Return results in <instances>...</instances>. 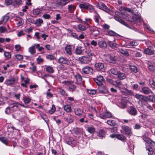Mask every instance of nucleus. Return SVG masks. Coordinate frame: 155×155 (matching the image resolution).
<instances>
[{
  "label": "nucleus",
  "instance_id": "15",
  "mask_svg": "<svg viewBox=\"0 0 155 155\" xmlns=\"http://www.w3.org/2000/svg\"><path fill=\"white\" fill-rule=\"evenodd\" d=\"M95 66L96 69L98 70H104V64L100 62L95 63Z\"/></svg>",
  "mask_w": 155,
  "mask_h": 155
},
{
  "label": "nucleus",
  "instance_id": "27",
  "mask_svg": "<svg viewBox=\"0 0 155 155\" xmlns=\"http://www.w3.org/2000/svg\"><path fill=\"white\" fill-rule=\"evenodd\" d=\"M106 122L109 125L113 127L115 126L116 124V121L112 119L108 120Z\"/></svg>",
  "mask_w": 155,
  "mask_h": 155
},
{
  "label": "nucleus",
  "instance_id": "2",
  "mask_svg": "<svg viewBox=\"0 0 155 155\" xmlns=\"http://www.w3.org/2000/svg\"><path fill=\"white\" fill-rule=\"evenodd\" d=\"M79 7L81 9L87 10L90 12H91L94 10L93 6L86 2H84L80 4H79Z\"/></svg>",
  "mask_w": 155,
  "mask_h": 155
},
{
  "label": "nucleus",
  "instance_id": "3",
  "mask_svg": "<svg viewBox=\"0 0 155 155\" xmlns=\"http://www.w3.org/2000/svg\"><path fill=\"white\" fill-rule=\"evenodd\" d=\"M62 83L68 86L69 91L72 92L77 91L76 90L77 87L76 86L73 84V82L72 81H64Z\"/></svg>",
  "mask_w": 155,
  "mask_h": 155
},
{
  "label": "nucleus",
  "instance_id": "44",
  "mask_svg": "<svg viewBox=\"0 0 155 155\" xmlns=\"http://www.w3.org/2000/svg\"><path fill=\"white\" fill-rule=\"evenodd\" d=\"M0 140L4 143L7 145L8 142V140L7 138L6 137H2L0 138Z\"/></svg>",
  "mask_w": 155,
  "mask_h": 155
},
{
  "label": "nucleus",
  "instance_id": "64",
  "mask_svg": "<svg viewBox=\"0 0 155 155\" xmlns=\"http://www.w3.org/2000/svg\"><path fill=\"white\" fill-rule=\"evenodd\" d=\"M147 150L148 151V153L149 155H152L153 151L152 150V148H148Z\"/></svg>",
  "mask_w": 155,
  "mask_h": 155
},
{
  "label": "nucleus",
  "instance_id": "31",
  "mask_svg": "<svg viewBox=\"0 0 155 155\" xmlns=\"http://www.w3.org/2000/svg\"><path fill=\"white\" fill-rule=\"evenodd\" d=\"M69 2V0H59V5H65Z\"/></svg>",
  "mask_w": 155,
  "mask_h": 155
},
{
  "label": "nucleus",
  "instance_id": "42",
  "mask_svg": "<svg viewBox=\"0 0 155 155\" xmlns=\"http://www.w3.org/2000/svg\"><path fill=\"white\" fill-rule=\"evenodd\" d=\"M108 43L109 46L112 48L115 49L117 47L116 44L113 42L112 41H109Z\"/></svg>",
  "mask_w": 155,
  "mask_h": 155
},
{
  "label": "nucleus",
  "instance_id": "18",
  "mask_svg": "<svg viewBox=\"0 0 155 155\" xmlns=\"http://www.w3.org/2000/svg\"><path fill=\"white\" fill-rule=\"evenodd\" d=\"M74 111L75 114L77 116H80L83 115V110L79 108H76L74 109Z\"/></svg>",
  "mask_w": 155,
  "mask_h": 155
},
{
  "label": "nucleus",
  "instance_id": "5",
  "mask_svg": "<svg viewBox=\"0 0 155 155\" xmlns=\"http://www.w3.org/2000/svg\"><path fill=\"white\" fill-rule=\"evenodd\" d=\"M97 7L99 8L102 9L107 13H109L110 10L104 4L101 2H99L96 5Z\"/></svg>",
  "mask_w": 155,
  "mask_h": 155
},
{
  "label": "nucleus",
  "instance_id": "12",
  "mask_svg": "<svg viewBox=\"0 0 155 155\" xmlns=\"http://www.w3.org/2000/svg\"><path fill=\"white\" fill-rule=\"evenodd\" d=\"M94 81L98 86H101L102 84V82L104 80L103 76L99 75L97 77V78L94 79Z\"/></svg>",
  "mask_w": 155,
  "mask_h": 155
},
{
  "label": "nucleus",
  "instance_id": "7",
  "mask_svg": "<svg viewBox=\"0 0 155 155\" xmlns=\"http://www.w3.org/2000/svg\"><path fill=\"white\" fill-rule=\"evenodd\" d=\"M93 71L92 68L87 65L83 67L82 69V73L85 74H91Z\"/></svg>",
  "mask_w": 155,
  "mask_h": 155
},
{
  "label": "nucleus",
  "instance_id": "9",
  "mask_svg": "<svg viewBox=\"0 0 155 155\" xmlns=\"http://www.w3.org/2000/svg\"><path fill=\"white\" fill-rule=\"evenodd\" d=\"M15 78L12 76L9 79H6L4 82V84L7 86H12L15 81Z\"/></svg>",
  "mask_w": 155,
  "mask_h": 155
},
{
  "label": "nucleus",
  "instance_id": "6",
  "mask_svg": "<svg viewBox=\"0 0 155 155\" xmlns=\"http://www.w3.org/2000/svg\"><path fill=\"white\" fill-rule=\"evenodd\" d=\"M92 57L90 55L87 56H83L79 57V60L82 63L85 64H88L91 62Z\"/></svg>",
  "mask_w": 155,
  "mask_h": 155
},
{
  "label": "nucleus",
  "instance_id": "46",
  "mask_svg": "<svg viewBox=\"0 0 155 155\" xmlns=\"http://www.w3.org/2000/svg\"><path fill=\"white\" fill-rule=\"evenodd\" d=\"M105 132L103 130H101L99 131L98 133L99 136L101 137H104L105 135Z\"/></svg>",
  "mask_w": 155,
  "mask_h": 155
},
{
  "label": "nucleus",
  "instance_id": "58",
  "mask_svg": "<svg viewBox=\"0 0 155 155\" xmlns=\"http://www.w3.org/2000/svg\"><path fill=\"white\" fill-rule=\"evenodd\" d=\"M46 58L50 60H52L54 59V57L52 55L48 54L46 56Z\"/></svg>",
  "mask_w": 155,
  "mask_h": 155
},
{
  "label": "nucleus",
  "instance_id": "47",
  "mask_svg": "<svg viewBox=\"0 0 155 155\" xmlns=\"http://www.w3.org/2000/svg\"><path fill=\"white\" fill-rule=\"evenodd\" d=\"M87 130L91 134H93L95 131V128L93 127H88Z\"/></svg>",
  "mask_w": 155,
  "mask_h": 155
},
{
  "label": "nucleus",
  "instance_id": "51",
  "mask_svg": "<svg viewBox=\"0 0 155 155\" xmlns=\"http://www.w3.org/2000/svg\"><path fill=\"white\" fill-rule=\"evenodd\" d=\"M106 57L107 59H109V60L108 59H107V61H110V62L115 60V58L114 57L112 56L110 54L107 55L106 56Z\"/></svg>",
  "mask_w": 155,
  "mask_h": 155
},
{
  "label": "nucleus",
  "instance_id": "29",
  "mask_svg": "<svg viewBox=\"0 0 155 155\" xmlns=\"http://www.w3.org/2000/svg\"><path fill=\"white\" fill-rule=\"evenodd\" d=\"M98 45L101 48H104L107 47V45L106 43L104 41H101L98 42Z\"/></svg>",
  "mask_w": 155,
  "mask_h": 155
},
{
  "label": "nucleus",
  "instance_id": "33",
  "mask_svg": "<svg viewBox=\"0 0 155 155\" xmlns=\"http://www.w3.org/2000/svg\"><path fill=\"white\" fill-rule=\"evenodd\" d=\"M75 6L73 4L69 5L68 6V9L69 12L72 13L75 9Z\"/></svg>",
  "mask_w": 155,
  "mask_h": 155
},
{
  "label": "nucleus",
  "instance_id": "26",
  "mask_svg": "<svg viewBox=\"0 0 155 155\" xmlns=\"http://www.w3.org/2000/svg\"><path fill=\"white\" fill-rule=\"evenodd\" d=\"M118 78L120 80H123L126 78V75L124 73L119 72L117 75Z\"/></svg>",
  "mask_w": 155,
  "mask_h": 155
},
{
  "label": "nucleus",
  "instance_id": "28",
  "mask_svg": "<svg viewBox=\"0 0 155 155\" xmlns=\"http://www.w3.org/2000/svg\"><path fill=\"white\" fill-rule=\"evenodd\" d=\"M43 22V20L40 18L37 19L35 21V24L37 27L40 26Z\"/></svg>",
  "mask_w": 155,
  "mask_h": 155
},
{
  "label": "nucleus",
  "instance_id": "24",
  "mask_svg": "<svg viewBox=\"0 0 155 155\" xmlns=\"http://www.w3.org/2000/svg\"><path fill=\"white\" fill-rule=\"evenodd\" d=\"M106 35L110 36H118L119 35L112 30H109L107 31Z\"/></svg>",
  "mask_w": 155,
  "mask_h": 155
},
{
  "label": "nucleus",
  "instance_id": "8",
  "mask_svg": "<svg viewBox=\"0 0 155 155\" xmlns=\"http://www.w3.org/2000/svg\"><path fill=\"white\" fill-rule=\"evenodd\" d=\"M121 128L124 132L125 135L130 136L132 134L131 129L129 126L125 125H122L121 127Z\"/></svg>",
  "mask_w": 155,
  "mask_h": 155
},
{
  "label": "nucleus",
  "instance_id": "35",
  "mask_svg": "<svg viewBox=\"0 0 155 155\" xmlns=\"http://www.w3.org/2000/svg\"><path fill=\"white\" fill-rule=\"evenodd\" d=\"M75 78L77 81V82H76V83L79 84L80 83V82L82 80V77L79 74H77L75 76Z\"/></svg>",
  "mask_w": 155,
  "mask_h": 155
},
{
  "label": "nucleus",
  "instance_id": "62",
  "mask_svg": "<svg viewBox=\"0 0 155 155\" xmlns=\"http://www.w3.org/2000/svg\"><path fill=\"white\" fill-rule=\"evenodd\" d=\"M142 127L141 125L140 124H136L134 126V129L139 130Z\"/></svg>",
  "mask_w": 155,
  "mask_h": 155
},
{
  "label": "nucleus",
  "instance_id": "32",
  "mask_svg": "<svg viewBox=\"0 0 155 155\" xmlns=\"http://www.w3.org/2000/svg\"><path fill=\"white\" fill-rule=\"evenodd\" d=\"M16 20L18 21L16 24L18 26H21L24 23L23 20L20 17H17Z\"/></svg>",
  "mask_w": 155,
  "mask_h": 155
},
{
  "label": "nucleus",
  "instance_id": "49",
  "mask_svg": "<svg viewBox=\"0 0 155 155\" xmlns=\"http://www.w3.org/2000/svg\"><path fill=\"white\" fill-rule=\"evenodd\" d=\"M120 52L122 54L126 56H128L129 54L126 50H124L123 49H121L119 50Z\"/></svg>",
  "mask_w": 155,
  "mask_h": 155
},
{
  "label": "nucleus",
  "instance_id": "36",
  "mask_svg": "<svg viewBox=\"0 0 155 155\" xmlns=\"http://www.w3.org/2000/svg\"><path fill=\"white\" fill-rule=\"evenodd\" d=\"M41 12L42 11L38 8L34 9L33 10V13L35 15H37L41 13Z\"/></svg>",
  "mask_w": 155,
  "mask_h": 155
},
{
  "label": "nucleus",
  "instance_id": "39",
  "mask_svg": "<svg viewBox=\"0 0 155 155\" xmlns=\"http://www.w3.org/2000/svg\"><path fill=\"white\" fill-rule=\"evenodd\" d=\"M127 44L131 46H135L137 45L138 43L134 41H128Z\"/></svg>",
  "mask_w": 155,
  "mask_h": 155
},
{
  "label": "nucleus",
  "instance_id": "48",
  "mask_svg": "<svg viewBox=\"0 0 155 155\" xmlns=\"http://www.w3.org/2000/svg\"><path fill=\"white\" fill-rule=\"evenodd\" d=\"M117 138L120 140H124L126 139V137L122 135L118 134L116 136Z\"/></svg>",
  "mask_w": 155,
  "mask_h": 155
},
{
  "label": "nucleus",
  "instance_id": "50",
  "mask_svg": "<svg viewBox=\"0 0 155 155\" xmlns=\"http://www.w3.org/2000/svg\"><path fill=\"white\" fill-rule=\"evenodd\" d=\"M130 70L134 73H137V69L136 67L134 66H131L130 67Z\"/></svg>",
  "mask_w": 155,
  "mask_h": 155
},
{
  "label": "nucleus",
  "instance_id": "17",
  "mask_svg": "<svg viewBox=\"0 0 155 155\" xmlns=\"http://www.w3.org/2000/svg\"><path fill=\"white\" fill-rule=\"evenodd\" d=\"M143 140L144 141L147 143V144H149L152 146H155V142L150 140L149 138L144 137Z\"/></svg>",
  "mask_w": 155,
  "mask_h": 155
},
{
  "label": "nucleus",
  "instance_id": "10",
  "mask_svg": "<svg viewBox=\"0 0 155 155\" xmlns=\"http://www.w3.org/2000/svg\"><path fill=\"white\" fill-rule=\"evenodd\" d=\"M127 112L131 115L135 116L137 114V111L134 106H130L127 109Z\"/></svg>",
  "mask_w": 155,
  "mask_h": 155
},
{
  "label": "nucleus",
  "instance_id": "40",
  "mask_svg": "<svg viewBox=\"0 0 155 155\" xmlns=\"http://www.w3.org/2000/svg\"><path fill=\"white\" fill-rule=\"evenodd\" d=\"M29 52L32 54H33L36 52L35 46H32L30 47L28 49Z\"/></svg>",
  "mask_w": 155,
  "mask_h": 155
},
{
  "label": "nucleus",
  "instance_id": "30",
  "mask_svg": "<svg viewBox=\"0 0 155 155\" xmlns=\"http://www.w3.org/2000/svg\"><path fill=\"white\" fill-rule=\"evenodd\" d=\"M114 18L115 20L120 23L121 24L127 26V25L126 24L125 22L121 19L117 15L114 16Z\"/></svg>",
  "mask_w": 155,
  "mask_h": 155
},
{
  "label": "nucleus",
  "instance_id": "55",
  "mask_svg": "<svg viewBox=\"0 0 155 155\" xmlns=\"http://www.w3.org/2000/svg\"><path fill=\"white\" fill-rule=\"evenodd\" d=\"M149 83L150 85L152 87L155 84V82L152 78H150L149 80Z\"/></svg>",
  "mask_w": 155,
  "mask_h": 155
},
{
  "label": "nucleus",
  "instance_id": "34",
  "mask_svg": "<svg viewBox=\"0 0 155 155\" xmlns=\"http://www.w3.org/2000/svg\"><path fill=\"white\" fill-rule=\"evenodd\" d=\"M121 92L122 94L125 95H131L133 93L131 91L126 88L125 89V91H121Z\"/></svg>",
  "mask_w": 155,
  "mask_h": 155
},
{
  "label": "nucleus",
  "instance_id": "20",
  "mask_svg": "<svg viewBox=\"0 0 155 155\" xmlns=\"http://www.w3.org/2000/svg\"><path fill=\"white\" fill-rule=\"evenodd\" d=\"M72 48L71 45H67L65 47V50L66 53L69 55H71L72 54Z\"/></svg>",
  "mask_w": 155,
  "mask_h": 155
},
{
  "label": "nucleus",
  "instance_id": "56",
  "mask_svg": "<svg viewBox=\"0 0 155 155\" xmlns=\"http://www.w3.org/2000/svg\"><path fill=\"white\" fill-rule=\"evenodd\" d=\"M55 110V107L54 105H52L51 108L49 110V113L50 114H53Z\"/></svg>",
  "mask_w": 155,
  "mask_h": 155
},
{
  "label": "nucleus",
  "instance_id": "52",
  "mask_svg": "<svg viewBox=\"0 0 155 155\" xmlns=\"http://www.w3.org/2000/svg\"><path fill=\"white\" fill-rule=\"evenodd\" d=\"M148 99L150 101L155 102V95H149Z\"/></svg>",
  "mask_w": 155,
  "mask_h": 155
},
{
  "label": "nucleus",
  "instance_id": "23",
  "mask_svg": "<svg viewBox=\"0 0 155 155\" xmlns=\"http://www.w3.org/2000/svg\"><path fill=\"white\" fill-rule=\"evenodd\" d=\"M69 62V60L67 58H63L61 57L59 58V62L63 64H67Z\"/></svg>",
  "mask_w": 155,
  "mask_h": 155
},
{
  "label": "nucleus",
  "instance_id": "37",
  "mask_svg": "<svg viewBox=\"0 0 155 155\" xmlns=\"http://www.w3.org/2000/svg\"><path fill=\"white\" fill-rule=\"evenodd\" d=\"M115 83H116V84H115L114 86L118 88L119 89H120L121 88L120 87V86L122 85L121 81L119 80H117L115 81Z\"/></svg>",
  "mask_w": 155,
  "mask_h": 155
},
{
  "label": "nucleus",
  "instance_id": "54",
  "mask_svg": "<svg viewBox=\"0 0 155 155\" xmlns=\"http://www.w3.org/2000/svg\"><path fill=\"white\" fill-rule=\"evenodd\" d=\"M6 31H7V29L5 27L3 26L0 27V33H4Z\"/></svg>",
  "mask_w": 155,
  "mask_h": 155
},
{
  "label": "nucleus",
  "instance_id": "25",
  "mask_svg": "<svg viewBox=\"0 0 155 155\" xmlns=\"http://www.w3.org/2000/svg\"><path fill=\"white\" fill-rule=\"evenodd\" d=\"M82 48V47L81 46L77 47L75 49V53L76 54L78 55L81 54L83 51Z\"/></svg>",
  "mask_w": 155,
  "mask_h": 155
},
{
  "label": "nucleus",
  "instance_id": "19",
  "mask_svg": "<svg viewBox=\"0 0 155 155\" xmlns=\"http://www.w3.org/2000/svg\"><path fill=\"white\" fill-rule=\"evenodd\" d=\"M94 13L95 15L94 16V19L95 21L97 23V25H99V21L101 19V18L99 14L96 11H95Z\"/></svg>",
  "mask_w": 155,
  "mask_h": 155
},
{
  "label": "nucleus",
  "instance_id": "11",
  "mask_svg": "<svg viewBox=\"0 0 155 155\" xmlns=\"http://www.w3.org/2000/svg\"><path fill=\"white\" fill-rule=\"evenodd\" d=\"M112 117L113 116L111 113L108 111L104 112L100 114V118L104 119H106L107 118L111 117Z\"/></svg>",
  "mask_w": 155,
  "mask_h": 155
},
{
  "label": "nucleus",
  "instance_id": "38",
  "mask_svg": "<svg viewBox=\"0 0 155 155\" xmlns=\"http://www.w3.org/2000/svg\"><path fill=\"white\" fill-rule=\"evenodd\" d=\"M64 110L67 112H70L71 110V106L68 105H66L64 106Z\"/></svg>",
  "mask_w": 155,
  "mask_h": 155
},
{
  "label": "nucleus",
  "instance_id": "16",
  "mask_svg": "<svg viewBox=\"0 0 155 155\" xmlns=\"http://www.w3.org/2000/svg\"><path fill=\"white\" fill-rule=\"evenodd\" d=\"M65 120L68 123H72L74 120V117L71 115L68 114L67 116L65 117Z\"/></svg>",
  "mask_w": 155,
  "mask_h": 155
},
{
  "label": "nucleus",
  "instance_id": "4",
  "mask_svg": "<svg viewBox=\"0 0 155 155\" xmlns=\"http://www.w3.org/2000/svg\"><path fill=\"white\" fill-rule=\"evenodd\" d=\"M134 97L139 100V103H140L142 106L145 105L144 104V102H147L148 100L147 97L142 95L136 94L134 95Z\"/></svg>",
  "mask_w": 155,
  "mask_h": 155
},
{
  "label": "nucleus",
  "instance_id": "57",
  "mask_svg": "<svg viewBox=\"0 0 155 155\" xmlns=\"http://www.w3.org/2000/svg\"><path fill=\"white\" fill-rule=\"evenodd\" d=\"M47 71L50 73H52L53 72V70L52 67L50 66H48L46 68Z\"/></svg>",
  "mask_w": 155,
  "mask_h": 155
},
{
  "label": "nucleus",
  "instance_id": "63",
  "mask_svg": "<svg viewBox=\"0 0 155 155\" xmlns=\"http://www.w3.org/2000/svg\"><path fill=\"white\" fill-rule=\"evenodd\" d=\"M16 57L18 60H21L23 58V56L20 54H17L16 55Z\"/></svg>",
  "mask_w": 155,
  "mask_h": 155
},
{
  "label": "nucleus",
  "instance_id": "14",
  "mask_svg": "<svg viewBox=\"0 0 155 155\" xmlns=\"http://www.w3.org/2000/svg\"><path fill=\"white\" fill-rule=\"evenodd\" d=\"M144 54L148 55H151L154 54L153 49L152 47H149L144 49Z\"/></svg>",
  "mask_w": 155,
  "mask_h": 155
},
{
  "label": "nucleus",
  "instance_id": "43",
  "mask_svg": "<svg viewBox=\"0 0 155 155\" xmlns=\"http://www.w3.org/2000/svg\"><path fill=\"white\" fill-rule=\"evenodd\" d=\"M9 18V17L8 16L5 15L3 17L2 19H1V21L3 22L5 24L8 21Z\"/></svg>",
  "mask_w": 155,
  "mask_h": 155
},
{
  "label": "nucleus",
  "instance_id": "13",
  "mask_svg": "<svg viewBox=\"0 0 155 155\" xmlns=\"http://www.w3.org/2000/svg\"><path fill=\"white\" fill-rule=\"evenodd\" d=\"M117 105L120 107L124 108L127 107V102L124 99H121L117 103Z\"/></svg>",
  "mask_w": 155,
  "mask_h": 155
},
{
  "label": "nucleus",
  "instance_id": "1",
  "mask_svg": "<svg viewBox=\"0 0 155 155\" xmlns=\"http://www.w3.org/2000/svg\"><path fill=\"white\" fill-rule=\"evenodd\" d=\"M125 18L127 21H130L138 25H140L143 22L142 19L139 15H134L131 18L129 15H128L125 16Z\"/></svg>",
  "mask_w": 155,
  "mask_h": 155
},
{
  "label": "nucleus",
  "instance_id": "45",
  "mask_svg": "<svg viewBox=\"0 0 155 155\" xmlns=\"http://www.w3.org/2000/svg\"><path fill=\"white\" fill-rule=\"evenodd\" d=\"M78 28L79 30L81 31H84L86 28L84 26L81 24H79L78 25Z\"/></svg>",
  "mask_w": 155,
  "mask_h": 155
},
{
  "label": "nucleus",
  "instance_id": "22",
  "mask_svg": "<svg viewBox=\"0 0 155 155\" xmlns=\"http://www.w3.org/2000/svg\"><path fill=\"white\" fill-rule=\"evenodd\" d=\"M142 92L145 94H149L152 91L148 87H144L142 89Z\"/></svg>",
  "mask_w": 155,
  "mask_h": 155
},
{
  "label": "nucleus",
  "instance_id": "59",
  "mask_svg": "<svg viewBox=\"0 0 155 155\" xmlns=\"http://www.w3.org/2000/svg\"><path fill=\"white\" fill-rule=\"evenodd\" d=\"M31 100V99L29 97H27L24 100V101L25 104H27L29 103L30 102Z\"/></svg>",
  "mask_w": 155,
  "mask_h": 155
},
{
  "label": "nucleus",
  "instance_id": "21",
  "mask_svg": "<svg viewBox=\"0 0 155 155\" xmlns=\"http://www.w3.org/2000/svg\"><path fill=\"white\" fill-rule=\"evenodd\" d=\"M99 91L103 94H106L108 92L107 87L104 86L100 87L98 88Z\"/></svg>",
  "mask_w": 155,
  "mask_h": 155
},
{
  "label": "nucleus",
  "instance_id": "60",
  "mask_svg": "<svg viewBox=\"0 0 155 155\" xmlns=\"http://www.w3.org/2000/svg\"><path fill=\"white\" fill-rule=\"evenodd\" d=\"M148 68L150 71H152L155 69V66L152 64H149L148 65Z\"/></svg>",
  "mask_w": 155,
  "mask_h": 155
},
{
  "label": "nucleus",
  "instance_id": "61",
  "mask_svg": "<svg viewBox=\"0 0 155 155\" xmlns=\"http://www.w3.org/2000/svg\"><path fill=\"white\" fill-rule=\"evenodd\" d=\"M4 55L7 58H9L11 57V54L9 52L5 51Z\"/></svg>",
  "mask_w": 155,
  "mask_h": 155
},
{
  "label": "nucleus",
  "instance_id": "53",
  "mask_svg": "<svg viewBox=\"0 0 155 155\" xmlns=\"http://www.w3.org/2000/svg\"><path fill=\"white\" fill-rule=\"evenodd\" d=\"M111 72L114 75H117L119 71H118L115 68H113L110 70Z\"/></svg>",
  "mask_w": 155,
  "mask_h": 155
},
{
  "label": "nucleus",
  "instance_id": "41",
  "mask_svg": "<svg viewBox=\"0 0 155 155\" xmlns=\"http://www.w3.org/2000/svg\"><path fill=\"white\" fill-rule=\"evenodd\" d=\"M87 92L90 96H92L96 94V91L94 89L87 90Z\"/></svg>",
  "mask_w": 155,
  "mask_h": 155
}]
</instances>
